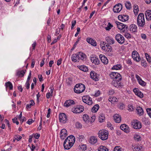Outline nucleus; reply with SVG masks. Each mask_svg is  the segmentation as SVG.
Here are the masks:
<instances>
[{
    "label": "nucleus",
    "instance_id": "obj_21",
    "mask_svg": "<svg viewBox=\"0 0 151 151\" xmlns=\"http://www.w3.org/2000/svg\"><path fill=\"white\" fill-rule=\"evenodd\" d=\"M78 52L76 54H74L72 55L71 59L74 62H78L79 58H78Z\"/></svg>",
    "mask_w": 151,
    "mask_h": 151
},
{
    "label": "nucleus",
    "instance_id": "obj_32",
    "mask_svg": "<svg viewBox=\"0 0 151 151\" xmlns=\"http://www.w3.org/2000/svg\"><path fill=\"white\" fill-rule=\"evenodd\" d=\"M6 88H9V89L12 90L13 89V86L12 83L10 81H8L5 84Z\"/></svg>",
    "mask_w": 151,
    "mask_h": 151
},
{
    "label": "nucleus",
    "instance_id": "obj_19",
    "mask_svg": "<svg viewBox=\"0 0 151 151\" xmlns=\"http://www.w3.org/2000/svg\"><path fill=\"white\" fill-rule=\"evenodd\" d=\"M102 49L105 51L107 52H111V47L110 46L109 44H107L106 45L105 44L104 46H102Z\"/></svg>",
    "mask_w": 151,
    "mask_h": 151
},
{
    "label": "nucleus",
    "instance_id": "obj_51",
    "mask_svg": "<svg viewBox=\"0 0 151 151\" xmlns=\"http://www.w3.org/2000/svg\"><path fill=\"white\" fill-rule=\"evenodd\" d=\"M141 65L142 66H143L145 67H146L147 66V63H146V61L143 60H142L141 61Z\"/></svg>",
    "mask_w": 151,
    "mask_h": 151
},
{
    "label": "nucleus",
    "instance_id": "obj_52",
    "mask_svg": "<svg viewBox=\"0 0 151 151\" xmlns=\"http://www.w3.org/2000/svg\"><path fill=\"white\" fill-rule=\"evenodd\" d=\"M124 36L127 38H131V35L128 33H126L124 35Z\"/></svg>",
    "mask_w": 151,
    "mask_h": 151
},
{
    "label": "nucleus",
    "instance_id": "obj_38",
    "mask_svg": "<svg viewBox=\"0 0 151 151\" xmlns=\"http://www.w3.org/2000/svg\"><path fill=\"white\" fill-rule=\"evenodd\" d=\"M128 30V26L127 25H125L123 27V28L121 29V33H127Z\"/></svg>",
    "mask_w": 151,
    "mask_h": 151
},
{
    "label": "nucleus",
    "instance_id": "obj_36",
    "mask_svg": "<svg viewBox=\"0 0 151 151\" xmlns=\"http://www.w3.org/2000/svg\"><path fill=\"white\" fill-rule=\"evenodd\" d=\"M122 66L120 64H117L114 65L112 68V70H121L122 69Z\"/></svg>",
    "mask_w": 151,
    "mask_h": 151
},
{
    "label": "nucleus",
    "instance_id": "obj_25",
    "mask_svg": "<svg viewBox=\"0 0 151 151\" xmlns=\"http://www.w3.org/2000/svg\"><path fill=\"white\" fill-rule=\"evenodd\" d=\"M66 139H68L67 141L70 142V143L73 144L75 142V138L73 135H70Z\"/></svg>",
    "mask_w": 151,
    "mask_h": 151
},
{
    "label": "nucleus",
    "instance_id": "obj_16",
    "mask_svg": "<svg viewBox=\"0 0 151 151\" xmlns=\"http://www.w3.org/2000/svg\"><path fill=\"white\" fill-rule=\"evenodd\" d=\"M67 136V131L65 129H62L60 132V137L62 139H64Z\"/></svg>",
    "mask_w": 151,
    "mask_h": 151
},
{
    "label": "nucleus",
    "instance_id": "obj_17",
    "mask_svg": "<svg viewBox=\"0 0 151 151\" xmlns=\"http://www.w3.org/2000/svg\"><path fill=\"white\" fill-rule=\"evenodd\" d=\"M78 58L79 60H81L83 61H86V56L85 54L81 52H78Z\"/></svg>",
    "mask_w": 151,
    "mask_h": 151
},
{
    "label": "nucleus",
    "instance_id": "obj_9",
    "mask_svg": "<svg viewBox=\"0 0 151 151\" xmlns=\"http://www.w3.org/2000/svg\"><path fill=\"white\" fill-rule=\"evenodd\" d=\"M122 6L121 4L119 3L115 5L113 7V12L116 13L119 12L122 10Z\"/></svg>",
    "mask_w": 151,
    "mask_h": 151
},
{
    "label": "nucleus",
    "instance_id": "obj_1",
    "mask_svg": "<svg viewBox=\"0 0 151 151\" xmlns=\"http://www.w3.org/2000/svg\"><path fill=\"white\" fill-rule=\"evenodd\" d=\"M98 134L99 137L101 139L105 140L108 139L109 132L106 130L102 129L99 132Z\"/></svg>",
    "mask_w": 151,
    "mask_h": 151
},
{
    "label": "nucleus",
    "instance_id": "obj_49",
    "mask_svg": "<svg viewBox=\"0 0 151 151\" xmlns=\"http://www.w3.org/2000/svg\"><path fill=\"white\" fill-rule=\"evenodd\" d=\"M136 95L141 98H142L143 96V93L139 91H138V93H137Z\"/></svg>",
    "mask_w": 151,
    "mask_h": 151
},
{
    "label": "nucleus",
    "instance_id": "obj_55",
    "mask_svg": "<svg viewBox=\"0 0 151 151\" xmlns=\"http://www.w3.org/2000/svg\"><path fill=\"white\" fill-rule=\"evenodd\" d=\"M128 110H129L130 111H133L134 110V107L132 105H129L128 106Z\"/></svg>",
    "mask_w": 151,
    "mask_h": 151
},
{
    "label": "nucleus",
    "instance_id": "obj_11",
    "mask_svg": "<svg viewBox=\"0 0 151 151\" xmlns=\"http://www.w3.org/2000/svg\"><path fill=\"white\" fill-rule=\"evenodd\" d=\"M68 139H66L63 143V146L64 148L66 150H69L72 147L73 144L70 143L69 141H67Z\"/></svg>",
    "mask_w": 151,
    "mask_h": 151
},
{
    "label": "nucleus",
    "instance_id": "obj_10",
    "mask_svg": "<svg viewBox=\"0 0 151 151\" xmlns=\"http://www.w3.org/2000/svg\"><path fill=\"white\" fill-rule=\"evenodd\" d=\"M132 56L133 59L136 61L138 62L140 60L139 55L136 51L134 50L132 52Z\"/></svg>",
    "mask_w": 151,
    "mask_h": 151
},
{
    "label": "nucleus",
    "instance_id": "obj_50",
    "mask_svg": "<svg viewBox=\"0 0 151 151\" xmlns=\"http://www.w3.org/2000/svg\"><path fill=\"white\" fill-rule=\"evenodd\" d=\"M142 148V147H139L138 146H135L133 149L135 151H141V149Z\"/></svg>",
    "mask_w": 151,
    "mask_h": 151
},
{
    "label": "nucleus",
    "instance_id": "obj_4",
    "mask_svg": "<svg viewBox=\"0 0 151 151\" xmlns=\"http://www.w3.org/2000/svg\"><path fill=\"white\" fill-rule=\"evenodd\" d=\"M84 109V107L82 105H77L71 109L72 111L76 114L80 113L82 112Z\"/></svg>",
    "mask_w": 151,
    "mask_h": 151
},
{
    "label": "nucleus",
    "instance_id": "obj_61",
    "mask_svg": "<svg viewBox=\"0 0 151 151\" xmlns=\"http://www.w3.org/2000/svg\"><path fill=\"white\" fill-rule=\"evenodd\" d=\"M60 31V29H57L56 30V32L55 34V35H57L59 34Z\"/></svg>",
    "mask_w": 151,
    "mask_h": 151
},
{
    "label": "nucleus",
    "instance_id": "obj_53",
    "mask_svg": "<svg viewBox=\"0 0 151 151\" xmlns=\"http://www.w3.org/2000/svg\"><path fill=\"white\" fill-rule=\"evenodd\" d=\"M146 111L149 116L151 118V109L147 108Z\"/></svg>",
    "mask_w": 151,
    "mask_h": 151
},
{
    "label": "nucleus",
    "instance_id": "obj_8",
    "mask_svg": "<svg viewBox=\"0 0 151 151\" xmlns=\"http://www.w3.org/2000/svg\"><path fill=\"white\" fill-rule=\"evenodd\" d=\"M59 121L61 122L66 123L67 120L66 115L64 113H61L59 115Z\"/></svg>",
    "mask_w": 151,
    "mask_h": 151
},
{
    "label": "nucleus",
    "instance_id": "obj_2",
    "mask_svg": "<svg viewBox=\"0 0 151 151\" xmlns=\"http://www.w3.org/2000/svg\"><path fill=\"white\" fill-rule=\"evenodd\" d=\"M137 24L141 27H143L145 24L144 14L143 13L139 14L137 18Z\"/></svg>",
    "mask_w": 151,
    "mask_h": 151
},
{
    "label": "nucleus",
    "instance_id": "obj_48",
    "mask_svg": "<svg viewBox=\"0 0 151 151\" xmlns=\"http://www.w3.org/2000/svg\"><path fill=\"white\" fill-rule=\"evenodd\" d=\"M75 124L77 128L81 129L82 127V125L78 122H76Z\"/></svg>",
    "mask_w": 151,
    "mask_h": 151
},
{
    "label": "nucleus",
    "instance_id": "obj_63",
    "mask_svg": "<svg viewBox=\"0 0 151 151\" xmlns=\"http://www.w3.org/2000/svg\"><path fill=\"white\" fill-rule=\"evenodd\" d=\"M141 37L144 40H145L147 38L146 35L144 34H141Z\"/></svg>",
    "mask_w": 151,
    "mask_h": 151
},
{
    "label": "nucleus",
    "instance_id": "obj_18",
    "mask_svg": "<svg viewBox=\"0 0 151 151\" xmlns=\"http://www.w3.org/2000/svg\"><path fill=\"white\" fill-rule=\"evenodd\" d=\"M99 58L102 62L105 64H106L108 63V60L107 58L103 55L100 54L99 55Z\"/></svg>",
    "mask_w": 151,
    "mask_h": 151
},
{
    "label": "nucleus",
    "instance_id": "obj_29",
    "mask_svg": "<svg viewBox=\"0 0 151 151\" xmlns=\"http://www.w3.org/2000/svg\"><path fill=\"white\" fill-rule=\"evenodd\" d=\"M137 27L136 25L134 24H131L130 26V30L132 32L137 31Z\"/></svg>",
    "mask_w": 151,
    "mask_h": 151
},
{
    "label": "nucleus",
    "instance_id": "obj_57",
    "mask_svg": "<svg viewBox=\"0 0 151 151\" xmlns=\"http://www.w3.org/2000/svg\"><path fill=\"white\" fill-rule=\"evenodd\" d=\"M5 121L7 122L8 127L9 128V129L11 131L10 124L9 121H8V120L6 119H5Z\"/></svg>",
    "mask_w": 151,
    "mask_h": 151
},
{
    "label": "nucleus",
    "instance_id": "obj_15",
    "mask_svg": "<svg viewBox=\"0 0 151 151\" xmlns=\"http://www.w3.org/2000/svg\"><path fill=\"white\" fill-rule=\"evenodd\" d=\"M118 19L122 22H125L129 19V16L127 15H120L118 16Z\"/></svg>",
    "mask_w": 151,
    "mask_h": 151
},
{
    "label": "nucleus",
    "instance_id": "obj_43",
    "mask_svg": "<svg viewBox=\"0 0 151 151\" xmlns=\"http://www.w3.org/2000/svg\"><path fill=\"white\" fill-rule=\"evenodd\" d=\"M66 81L68 85H71L73 82V80L72 78H68V80H66Z\"/></svg>",
    "mask_w": 151,
    "mask_h": 151
},
{
    "label": "nucleus",
    "instance_id": "obj_58",
    "mask_svg": "<svg viewBox=\"0 0 151 151\" xmlns=\"http://www.w3.org/2000/svg\"><path fill=\"white\" fill-rule=\"evenodd\" d=\"M34 122V120H33L32 119H29L27 121V123L29 124L30 125L32 124V123Z\"/></svg>",
    "mask_w": 151,
    "mask_h": 151
},
{
    "label": "nucleus",
    "instance_id": "obj_59",
    "mask_svg": "<svg viewBox=\"0 0 151 151\" xmlns=\"http://www.w3.org/2000/svg\"><path fill=\"white\" fill-rule=\"evenodd\" d=\"M52 94H51L50 92H48L46 94V97L47 99H48L50 96H52Z\"/></svg>",
    "mask_w": 151,
    "mask_h": 151
},
{
    "label": "nucleus",
    "instance_id": "obj_13",
    "mask_svg": "<svg viewBox=\"0 0 151 151\" xmlns=\"http://www.w3.org/2000/svg\"><path fill=\"white\" fill-rule=\"evenodd\" d=\"M120 129L125 132L128 133L130 131L129 128L128 126L125 124H122L120 126Z\"/></svg>",
    "mask_w": 151,
    "mask_h": 151
},
{
    "label": "nucleus",
    "instance_id": "obj_62",
    "mask_svg": "<svg viewBox=\"0 0 151 151\" xmlns=\"http://www.w3.org/2000/svg\"><path fill=\"white\" fill-rule=\"evenodd\" d=\"M100 94V91H97L96 92L94 95V96L96 97L98 96Z\"/></svg>",
    "mask_w": 151,
    "mask_h": 151
},
{
    "label": "nucleus",
    "instance_id": "obj_7",
    "mask_svg": "<svg viewBox=\"0 0 151 151\" xmlns=\"http://www.w3.org/2000/svg\"><path fill=\"white\" fill-rule=\"evenodd\" d=\"M132 125L133 127L136 129H139L142 127V125L141 123L137 120H133L132 121Z\"/></svg>",
    "mask_w": 151,
    "mask_h": 151
},
{
    "label": "nucleus",
    "instance_id": "obj_39",
    "mask_svg": "<svg viewBox=\"0 0 151 151\" xmlns=\"http://www.w3.org/2000/svg\"><path fill=\"white\" fill-rule=\"evenodd\" d=\"M134 7V14L136 15H137L139 11V8L138 6L137 5H134L133 6Z\"/></svg>",
    "mask_w": 151,
    "mask_h": 151
},
{
    "label": "nucleus",
    "instance_id": "obj_31",
    "mask_svg": "<svg viewBox=\"0 0 151 151\" xmlns=\"http://www.w3.org/2000/svg\"><path fill=\"white\" fill-rule=\"evenodd\" d=\"M77 67L80 70L84 72H86L88 70L87 67L84 65L78 66Z\"/></svg>",
    "mask_w": 151,
    "mask_h": 151
},
{
    "label": "nucleus",
    "instance_id": "obj_12",
    "mask_svg": "<svg viewBox=\"0 0 151 151\" xmlns=\"http://www.w3.org/2000/svg\"><path fill=\"white\" fill-rule=\"evenodd\" d=\"M99 75L97 74L95 71H91L90 73L91 78L95 81H98Z\"/></svg>",
    "mask_w": 151,
    "mask_h": 151
},
{
    "label": "nucleus",
    "instance_id": "obj_41",
    "mask_svg": "<svg viewBox=\"0 0 151 151\" xmlns=\"http://www.w3.org/2000/svg\"><path fill=\"white\" fill-rule=\"evenodd\" d=\"M83 121L86 123L89 122L88 119L89 118L88 116L86 114H84L83 116Z\"/></svg>",
    "mask_w": 151,
    "mask_h": 151
},
{
    "label": "nucleus",
    "instance_id": "obj_5",
    "mask_svg": "<svg viewBox=\"0 0 151 151\" xmlns=\"http://www.w3.org/2000/svg\"><path fill=\"white\" fill-rule=\"evenodd\" d=\"M82 99L83 101L88 105H91L93 104L92 99L88 95L83 96Z\"/></svg>",
    "mask_w": 151,
    "mask_h": 151
},
{
    "label": "nucleus",
    "instance_id": "obj_45",
    "mask_svg": "<svg viewBox=\"0 0 151 151\" xmlns=\"http://www.w3.org/2000/svg\"><path fill=\"white\" fill-rule=\"evenodd\" d=\"M141 137L138 134H135L134 136V139L135 140H137V141H139L140 140Z\"/></svg>",
    "mask_w": 151,
    "mask_h": 151
},
{
    "label": "nucleus",
    "instance_id": "obj_44",
    "mask_svg": "<svg viewBox=\"0 0 151 151\" xmlns=\"http://www.w3.org/2000/svg\"><path fill=\"white\" fill-rule=\"evenodd\" d=\"M119 75H116V80H117V81H118V82L120 81L122 79V77L121 75L118 73Z\"/></svg>",
    "mask_w": 151,
    "mask_h": 151
},
{
    "label": "nucleus",
    "instance_id": "obj_33",
    "mask_svg": "<svg viewBox=\"0 0 151 151\" xmlns=\"http://www.w3.org/2000/svg\"><path fill=\"white\" fill-rule=\"evenodd\" d=\"M26 71V70H22L21 71H18L17 73L16 76L19 77H22L24 76Z\"/></svg>",
    "mask_w": 151,
    "mask_h": 151
},
{
    "label": "nucleus",
    "instance_id": "obj_40",
    "mask_svg": "<svg viewBox=\"0 0 151 151\" xmlns=\"http://www.w3.org/2000/svg\"><path fill=\"white\" fill-rule=\"evenodd\" d=\"M119 75L118 73L117 72H112L110 74V78H111L113 79L114 80H116V75Z\"/></svg>",
    "mask_w": 151,
    "mask_h": 151
},
{
    "label": "nucleus",
    "instance_id": "obj_64",
    "mask_svg": "<svg viewBox=\"0 0 151 151\" xmlns=\"http://www.w3.org/2000/svg\"><path fill=\"white\" fill-rule=\"evenodd\" d=\"M38 78H39V81L40 82H41L43 80V78L42 76V75H38Z\"/></svg>",
    "mask_w": 151,
    "mask_h": 151
},
{
    "label": "nucleus",
    "instance_id": "obj_56",
    "mask_svg": "<svg viewBox=\"0 0 151 151\" xmlns=\"http://www.w3.org/2000/svg\"><path fill=\"white\" fill-rule=\"evenodd\" d=\"M84 137V136L83 135H80L79 136V137H78V139L79 141L81 142L82 141V139H83Z\"/></svg>",
    "mask_w": 151,
    "mask_h": 151
},
{
    "label": "nucleus",
    "instance_id": "obj_54",
    "mask_svg": "<svg viewBox=\"0 0 151 151\" xmlns=\"http://www.w3.org/2000/svg\"><path fill=\"white\" fill-rule=\"evenodd\" d=\"M81 148L83 150H85L87 149V146L86 145H82L81 147Z\"/></svg>",
    "mask_w": 151,
    "mask_h": 151
},
{
    "label": "nucleus",
    "instance_id": "obj_35",
    "mask_svg": "<svg viewBox=\"0 0 151 151\" xmlns=\"http://www.w3.org/2000/svg\"><path fill=\"white\" fill-rule=\"evenodd\" d=\"M98 151H109V149L106 146L101 145L98 149Z\"/></svg>",
    "mask_w": 151,
    "mask_h": 151
},
{
    "label": "nucleus",
    "instance_id": "obj_20",
    "mask_svg": "<svg viewBox=\"0 0 151 151\" xmlns=\"http://www.w3.org/2000/svg\"><path fill=\"white\" fill-rule=\"evenodd\" d=\"M87 41L88 43L93 46H96L97 45L96 41L91 38L88 37L87 38Z\"/></svg>",
    "mask_w": 151,
    "mask_h": 151
},
{
    "label": "nucleus",
    "instance_id": "obj_3",
    "mask_svg": "<svg viewBox=\"0 0 151 151\" xmlns=\"http://www.w3.org/2000/svg\"><path fill=\"white\" fill-rule=\"evenodd\" d=\"M85 89V86L83 84L80 83L76 84L74 88V92L77 93H79L83 92Z\"/></svg>",
    "mask_w": 151,
    "mask_h": 151
},
{
    "label": "nucleus",
    "instance_id": "obj_23",
    "mask_svg": "<svg viewBox=\"0 0 151 151\" xmlns=\"http://www.w3.org/2000/svg\"><path fill=\"white\" fill-rule=\"evenodd\" d=\"M114 82L113 83V86L117 88H120V87H122V85L120 82V81L119 82L117 81V80H114Z\"/></svg>",
    "mask_w": 151,
    "mask_h": 151
},
{
    "label": "nucleus",
    "instance_id": "obj_26",
    "mask_svg": "<svg viewBox=\"0 0 151 151\" xmlns=\"http://www.w3.org/2000/svg\"><path fill=\"white\" fill-rule=\"evenodd\" d=\"M114 119L116 123H120L121 121V118L120 115L116 114L114 116Z\"/></svg>",
    "mask_w": 151,
    "mask_h": 151
},
{
    "label": "nucleus",
    "instance_id": "obj_22",
    "mask_svg": "<svg viewBox=\"0 0 151 151\" xmlns=\"http://www.w3.org/2000/svg\"><path fill=\"white\" fill-rule=\"evenodd\" d=\"M90 60L95 65H98L99 64V59L96 57H91Z\"/></svg>",
    "mask_w": 151,
    "mask_h": 151
},
{
    "label": "nucleus",
    "instance_id": "obj_27",
    "mask_svg": "<svg viewBox=\"0 0 151 151\" xmlns=\"http://www.w3.org/2000/svg\"><path fill=\"white\" fill-rule=\"evenodd\" d=\"M106 40L108 43V44H113L114 43L115 41L113 38L109 36L107 37L106 38Z\"/></svg>",
    "mask_w": 151,
    "mask_h": 151
},
{
    "label": "nucleus",
    "instance_id": "obj_46",
    "mask_svg": "<svg viewBox=\"0 0 151 151\" xmlns=\"http://www.w3.org/2000/svg\"><path fill=\"white\" fill-rule=\"evenodd\" d=\"M113 27V26L109 22L107 27H105V29L106 30H109Z\"/></svg>",
    "mask_w": 151,
    "mask_h": 151
},
{
    "label": "nucleus",
    "instance_id": "obj_24",
    "mask_svg": "<svg viewBox=\"0 0 151 151\" xmlns=\"http://www.w3.org/2000/svg\"><path fill=\"white\" fill-rule=\"evenodd\" d=\"M146 19L147 20H151V10H147L145 13Z\"/></svg>",
    "mask_w": 151,
    "mask_h": 151
},
{
    "label": "nucleus",
    "instance_id": "obj_30",
    "mask_svg": "<svg viewBox=\"0 0 151 151\" xmlns=\"http://www.w3.org/2000/svg\"><path fill=\"white\" fill-rule=\"evenodd\" d=\"M115 23L117 25L118 29L121 30L123 28V27L125 25V24L116 21L115 22Z\"/></svg>",
    "mask_w": 151,
    "mask_h": 151
},
{
    "label": "nucleus",
    "instance_id": "obj_42",
    "mask_svg": "<svg viewBox=\"0 0 151 151\" xmlns=\"http://www.w3.org/2000/svg\"><path fill=\"white\" fill-rule=\"evenodd\" d=\"M125 6L127 9H130L131 8V4L129 2L127 1L125 4Z\"/></svg>",
    "mask_w": 151,
    "mask_h": 151
},
{
    "label": "nucleus",
    "instance_id": "obj_37",
    "mask_svg": "<svg viewBox=\"0 0 151 151\" xmlns=\"http://www.w3.org/2000/svg\"><path fill=\"white\" fill-rule=\"evenodd\" d=\"M99 108V106L98 104L95 105L92 109V111L96 112L98 111Z\"/></svg>",
    "mask_w": 151,
    "mask_h": 151
},
{
    "label": "nucleus",
    "instance_id": "obj_34",
    "mask_svg": "<svg viewBox=\"0 0 151 151\" xmlns=\"http://www.w3.org/2000/svg\"><path fill=\"white\" fill-rule=\"evenodd\" d=\"M97 141V138L94 137H91L89 139V142L92 144H95L96 142Z\"/></svg>",
    "mask_w": 151,
    "mask_h": 151
},
{
    "label": "nucleus",
    "instance_id": "obj_47",
    "mask_svg": "<svg viewBox=\"0 0 151 151\" xmlns=\"http://www.w3.org/2000/svg\"><path fill=\"white\" fill-rule=\"evenodd\" d=\"M138 82L139 84L142 86H144L146 85V83L142 79H140V80L138 81Z\"/></svg>",
    "mask_w": 151,
    "mask_h": 151
},
{
    "label": "nucleus",
    "instance_id": "obj_14",
    "mask_svg": "<svg viewBox=\"0 0 151 151\" xmlns=\"http://www.w3.org/2000/svg\"><path fill=\"white\" fill-rule=\"evenodd\" d=\"M75 102L73 100H68L66 101L64 104V106L66 107H68L71 105L75 104Z\"/></svg>",
    "mask_w": 151,
    "mask_h": 151
},
{
    "label": "nucleus",
    "instance_id": "obj_28",
    "mask_svg": "<svg viewBox=\"0 0 151 151\" xmlns=\"http://www.w3.org/2000/svg\"><path fill=\"white\" fill-rule=\"evenodd\" d=\"M136 110L137 114L139 116L142 115L143 114V110L141 107L140 106L137 107Z\"/></svg>",
    "mask_w": 151,
    "mask_h": 151
},
{
    "label": "nucleus",
    "instance_id": "obj_6",
    "mask_svg": "<svg viewBox=\"0 0 151 151\" xmlns=\"http://www.w3.org/2000/svg\"><path fill=\"white\" fill-rule=\"evenodd\" d=\"M115 39L117 42L121 44H123L125 41L124 37L119 34H118L115 36Z\"/></svg>",
    "mask_w": 151,
    "mask_h": 151
},
{
    "label": "nucleus",
    "instance_id": "obj_60",
    "mask_svg": "<svg viewBox=\"0 0 151 151\" xmlns=\"http://www.w3.org/2000/svg\"><path fill=\"white\" fill-rule=\"evenodd\" d=\"M40 137V134L38 133H36L35 134L34 137L36 139H38Z\"/></svg>",
    "mask_w": 151,
    "mask_h": 151
}]
</instances>
